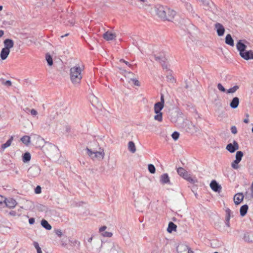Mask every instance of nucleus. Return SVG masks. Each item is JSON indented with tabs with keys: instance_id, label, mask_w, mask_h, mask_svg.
I'll list each match as a JSON object with an SVG mask.
<instances>
[{
	"instance_id": "nucleus-48",
	"label": "nucleus",
	"mask_w": 253,
	"mask_h": 253,
	"mask_svg": "<svg viewBox=\"0 0 253 253\" xmlns=\"http://www.w3.org/2000/svg\"><path fill=\"white\" fill-rule=\"evenodd\" d=\"M231 166L234 169H237L239 168L238 164H236V163H234V161L232 162Z\"/></svg>"
},
{
	"instance_id": "nucleus-6",
	"label": "nucleus",
	"mask_w": 253,
	"mask_h": 253,
	"mask_svg": "<svg viewBox=\"0 0 253 253\" xmlns=\"http://www.w3.org/2000/svg\"><path fill=\"white\" fill-rule=\"evenodd\" d=\"M177 172L180 176L182 177L189 182L191 183H194V180L190 176L187 171L181 167L177 169Z\"/></svg>"
},
{
	"instance_id": "nucleus-10",
	"label": "nucleus",
	"mask_w": 253,
	"mask_h": 253,
	"mask_svg": "<svg viewBox=\"0 0 253 253\" xmlns=\"http://www.w3.org/2000/svg\"><path fill=\"white\" fill-rule=\"evenodd\" d=\"M226 149L230 153H233L239 149V145L235 140L233 141V144L229 143L226 146Z\"/></svg>"
},
{
	"instance_id": "nucleus-22",
	"label": "nucleus",
	"mask_w": 253,
	"mask_h": 253,
	"mask_svg": "<svg viewBox=\"0 0 253 253\" xmlns=\"http://www.w3.org/2000/svg\"><path fill=\"white\" fill-rule=\"evenodd\" d=\"M177 226L172 222H170L169 223L167 231L169 233H171L172 231H176Z\"/></svg>"
},
{
	"instance_id": "nucleus-24",
	"label": "nucleus",
	"mask_w": 253,
	"mask_h": 253,
	"mask_svg": "<svg viewBox=\"0 0 253 253\" xmlns=\"http://www.w3.org/2000/svg\"><path fill=\"white\" fill-rule=\"evenodd\" d=\"M243 156V153L242 151H237L236 154V159L234 161V163L236 164H238L242 160Z\"/></svg>"
},
{
	"instance_id": "nucleus-56",
	"label": "nucleus",
	"mask_w": 253,
	"mask_h": 253,
	"mask_svg": "<svg viewBox=\"0 0 253 253\" xmlns=\"http://www.w3.org/2000/svg\"><path fill=\"white\" fill-rule=\"evenodd\" d=\"M70 130V127L69 126H66V131L67 132H69Z\"/></svg>"
},
{
	"instance_id": "nucleus-31",
	"label": "nucleus",
	"mask_w": 253,
	"mask_h": 253,
	"mask_svg": "<svg viewBox=\"0 0 253 253\" xmlns=\"http://www.w3.org/2000/svg\"><path fill=\"white\" fill-rule=\"evenodd\" d=\"M45 59L49 66H51L53 65L52 58L49 53H47L46 54Z\"/></svg>"
},
{
	"instance_id": "nucleus-33",
	"label": "nucleus",
	"mask_w": 253,
	"mask_h": 253,
	"mask_svg": "<svg viewBox=\"0 0 253 253\" xmlns=\"http://www.w3.org/2000/svg\"><path fill=\"white\" fill-rule=\"evenodd\" d=\"M225 219H230L231 214L232 213L231 211L228 208H225Z\"/></svg>"
},
{
	"instance_id": "nucleus-1",
	"label": "nucleus",
	"mask_w": 253,
	"mask_h": 253,
	"mask_svg": "<svg viewBox=\"0 0 253 253\" xmlns=\"http://www.w3.org/2000/svg\"><path fill=\"white\" fill-rule=\"evenodd\" d=\"M84 70V66L81 67L79 65L71 68L70 70V77L72 83L75 86H78L81 83L83 78L82 72Z\"/></svg>"
},
{
	"instance_id": "nucleus-14",
	"label": "nucleus",
	"mask_w": 253,
	"mask_h": 253,
	"mask_svg": "<svg viewBox=\"0 0 253 253\" xmlns=\"http://www.w3.org/2000/svg\"><path fill=\"white\" fill-rule=\"evenodd\" d=\"M160 181L161 183L162 184H170V181L168 174L164 173L162 175H161L160 178Z\"/></svg>"
},
{
	"instance_id": "nucleus-54",
	"label": "nucleus",
	"mask_w": 253,
	"mask_h": 253,
	"mask_svg": "<svg viewBox=\"0 0 253 253\" xmlns=\"http://www.w3.org/2000/svg\"><path fill=\"white\" fill-rule=\"evenodd\" d=\"M225 224L227 227H230V219H225Z\"/></svg>"
},
{
	"instance_id": "nucleus-21",
	"label": "nucleus",
	"mask_w": 253,
	"mask_h": 253,
	"mask_svg": "<svg viewBox=\"0 0 253 253\" xmlns=\"http://www.w3.org/2000/svg\"><path fill=\"white\" fill-rule=\"evenodd\" d=\"M225 43L231 46L234 45V40L230 34H227L225 37Z\"/></svg>"
},
{
	"instance_id": "nucleus-60",
	"label": "nucleus",
	"mask_w": 253,
	"mask_h": 253,
	"mask_svg": "<svg viewBox=\"0 0 253 253\" xmlns=\"http://www.w3.org/2000/svg\"><path fill=\"white\" fill-rule=\"evenodd\" d=\"M69 22L70 23V24L73 25L75 23V21L74 20H72L71 21H69Z\"/></svg>"
},
{
	"instance_id": "nucleus-64",
	"label": "nucleus",
	"mask_w": 253,
	"mask_h": 253,
	"mask_svg": "<svg viewBox=\"0 0 253 253\" xmlns=\"http://www.w3.org/2000/svg\"><path fill=\"white\" fill-rule=\"evenodd\" d=\"M2 8H3L2 6L0 5V11L2 9Z\"/></svg>"
},
{
	"instance_id": "nucleus-9",
	"label": "nucleus",
	"mask_w": 253,
	"mask_h": 253,
	"mask_svg": "<svg viewBox=\"0 0 253 253\" xmlns=\"http://www.w3.org/2000/svg\"><path fill=\"white\" fill-rule=\"evenodd\" d=\"M240 55L242 58L246 60L253 59V50H245Z\"/></svg>"
},
{
	"instance_id": "nucleus-50",
	"label": "nucleus",
	"mask_w": 253,
	"mask_h": 253,
	"mask_svg": "<svg viewBox=\"0 0 253 253\" xmlns=\"http://www.w3.org/2000/svg\"><path fill=\"white\" fill-rule=\"evenodd\" d=\"M185 5L186 6V8L187 9V10H188L189 11L192 10V7L191 4L186 3Z\"/></svg>"
},
{
	"instance_id": "nucleus-4",
	"label": "nucleus",
	"mask_w": 253,
	"mask_h": 253,
	"mask_svg": "<svg viewBox=\"0 0 253 253\" xmlns=\"http://www.w3.org/2000/svg\"><path fill=\"white\" fill-rule=\"evenodd\" d=\"M86 150L87 152V154L89 156L91 157L93 154L94 155L92 158H96L98 159H103L104 157V152L103 149L99 148V151H97L94 149H91L86 148Z\"/></svg>"
},
{
	"instance_id": "nucleus-58",
	"label": "nucleus",
	"mask_w": 253,
	"mask_h": 253,
	"mask_svg": "<svg viewBox=\"0 0 253 253\" xmlns=\"http://www.w3.org/2000/svg\"><path fill=\"white\" fill-rule=\"evenodd\" d=\"M244 122L245 123L247 124V123H248L249 122V119H248V118L245 119L244 120Z\"/></svg>"
},
{
	"instance_id": "nucleus-63",
	"label": "nucleus",
	"mask_w": 253,
	"mask_h": 253,
	"mask_svg": "<svg viewBox=\"0 0 253 253\" xmlns=\"http://www.w3.org/2000/svg\"><path fill=\"white\" fill-rule=\"evenodd\" d=\"M251 188H252V190L253 191V183L251 185Z\"/></svg>"
},
{
	"instance_id": "nucleus-30",
	"label": "nucleus",
	"mask_w": 253,
	"mask_h": 253,
	"mask_svg": "<svg viewBox=\"0 0 253 253\" xmlns=\"http://www.w3.org/2000/svg\"><path fill=\"white\" fill-rule=\"evenodd\" d=\"M189 126L190 131L191 133H195L199 131V128H198V127L194 125H193L192 124H189Z\"/></svg>"
},
{
	"instance_id": "nucleus-16",
	"label": "nucleus",
	"mask_w": 253,
	"mask_h": 253,
	"mask_svg": "<svg viewBox=\"0 0 253 253\" xmlns=\"http://www.w3.org/2000/svg\"><path fill=\"white\" fill-rule=\"evenodd\" d=\"M237 50L239 51V54L246 50L247 45L242 42V40H239L236 44Z\"/></svg>"
},
{
	"instance_id": "nucleus-34",
	"label": "nucleus",
	"mask_w": 253,
	"mask_h": 253,
	"mask_svg": "<svg viewBox=\"0 0 253 253\" xmlns=\"http://www.w3.org/2000/svg\"><path fill=\"white\" fill-rule=\"evenodd\" d=\"M148 170L151 173H154L156 171L155 166L153 164L148 165Z\"/></svg>"
},
{
	"instance_id": "nucleus-12",
	"label": "nucleus",
	"mask_w": 253,
	"mask_h": 253,
	"mask_svg": "<svg viewBox=\"0 0 253 253\" xmlns=\"http://www.w3.org/2000/svg\"><path fill=\"white\" fill-rule=\"evenodd\" d=\"M102 37L104 39L108 41L115 39L116 35L115 33H113L108 31L103 35Z\"/></svg>"
},
{
	"instance_id": "nucleus-25",
	"label": "nucleus",
	"mask_w": 253,
	"mask_h": 253,
	"mask_svg": "<svg viewBox=\"0 0 253 253\" xmlns=\"http://www.w3.org/2000/svg\"><path fill=\"white\" fill-rule=\"evenodd\" d=\"M13 140V137L11 136L10 138L3 144H2L1 146V148L2 150L5 149V148L10 146L11 144V143Z\"/></svg>"
},
{
	"instance_id": "nucleus-20",
	"label": "nucleus",
	"mask_w": 253,
	"mask_h": 253,
	"mask_svg": "<svg viewBox=\"0 0 253 253\" xmlns=\"http://www.w3.org/2000/svg\"><path fill=\"white\" fill-rule=\"evenodd\" d=\"M5 48L9 49L10 50V48L13 47L14 45V42L12 40L10 39H6L3 42Z\"/></svg>"
},
{
	"instance_id": "nucleus-11",
	"label": "nucleus",
	"mask_w": 253,
	"mask_h": 253,
	"mask_svg": "<svg viewBox=\"0 0 253 253\" xmlns=\"http://www.w3.org/2000/svg\"><path fill=\"white\" fill-rule=\"evenodd\" d=\"M214 27L216 30V32L218 36L221 37L224 35L225 32V29L221 24L219 23H216L214 25Z\"/></svg>"
},
{
	"instance_id": "nucleus-15",
	"label": "nucleus",
	"mask_w": 253,
	"mask_h": 253,
	"mask_svg": "<svg viewBox=\"0 0 253 253\" xmlns=\"http://www.w3.org/2000/svg\"><path fill=\"white\" fill-rule=\"evenodd\" d=\"M6 206L9 208H14L17 205V202L13 198H9L5 201Z\"/></svg>"
},
{
	"instance_id": "nucleus-41",
	"label": "nucleus",
	"mask_w": 253,
	"mask_h": 253,
	"mask_svg": "<svg viewBox=\"0 0 253 253\" xmlns=\"http://www.w3.org/2000/svg\"><path fill=\"white\" fill-rule=\"evenodd\" d=\"M26 109L29 111L31 113V114L33 116H36L38 114V112L34 109L30 110L29 108H27Z\"/></svg>"
},
{
	"instance_id": "nucleus-7",
	"label": "nucleus",
	"mask_w": 253,
	"mask_h": 253,
	"mask_svg": "<svg viewBox=\"0 0 253 253\" xmlns=\"http://www.w3.org/2000/svg\"><path fill=\"white\" fill-rule=\"evenodd\" d=\"M40 171L41 169L38 166L32 165L28 170V176L32 177H37L40 174Z\"/></svg>"
},
{
	"instance_id": "nucleus-32",
	"label": "nucleus",
	"mask_w": 253,
	"mask_h": 253,
	"mask_svg": "<svg viewBox=\"0 0 253 253\" xmlns=\"http://www.w3.org/2000/svg\"><path fill=\"white\" fill-rule=\"evenodd\" d=\"M239 88V86L238 85H234L233 87L230 88L229 89L227 90V93H233L235 92Z\"/></svg>"
},
{
	"instance_id": "nucleus-55",
	"label": "nucleus",
	"mask_w": 253,
	"mask_h": 253,
	"mask_svg": "<svg viewBox=\"0 0 253 253\" xmlns=\"http://www.w3.org/2000/svg\"><path fill=\"white\" fill-rule=\"evenodd\" d=\"M187 250H188V252H187V253H194V251H193L190 248L188 247H187Z\"/></svg>"
},
{
	"instance_id": "nucleus-3",
	"label": "nucleus",
	"mask_w": 253,
	"mask_h": 253,
	"mask_svg": "<svg viewBox=\"0 0 253 253\" xmlns=\"http://www.w3.org/2000/svg\"><path fill=\"white\" fill-rule=\"evenodd\" d=\"M100 252L101 253H121L122 249L117 244L110 241L101 244Z\"/></svg>"
},
{
	"instance_id": "nucleus-36",
	"label": "nucleus",
	"mask_w": 253,
	"mask_h": 253,
	"mask_svg": "<svg viewBox=\"0 0 253 253\" xmlns=\"http://www.w3.org/2000/svg\"><path fill=\"white\" fill-rule=\"evenodd\" d=\"M210 1V0H201V1L202 2L203 4L205 6V9H206L209 8Z\"/></svg>"
},
{
	"instance_id": "nucleus-27",
	"label": "nucleus",
	"mask_w": 253,
	"mask_h": 253,
	"mask_svg": "<svg viewBox=\"0 0 253 253\" xmlns=\"http://www.w3.org/2000/svg\"><path fill=\"white\" fill-rule=\"evenodd\" d=\"M128 149L130 152L134 153L136 152V147L133 141H129L128 144Z\"/></svg>"
},
{
	"instance_id": "nucleus-62",
	"label": "nucleus",
	"mask_w": 253,
	"mask_h": 253,
	"mask_svg": "<svg viewBox=\"0 0 253 253\" xmlns=\"http://www.w3.org/2000/svg\"><path fill=\"white\" fill-rule=\"evenodd\" d=\"M93 143L95 144V145H96V146H97V145H98V143H97V142H96V141H94V142H93Z\"/></svg>"
},
{
	"instance_id": "nucleus-43",
	"label": "nucleus",
	"mask_w": 253,
	"mask_h": 253,
	"mask_svg": "<svg viewBox=\"0 0 253 253\" xmlns=\"http://www.w3.org/2000/svg\"><path fill=\"white\" fill-rule=\"evenodd\" d=\"M42 192L41 187L40 186L38 185L35 189V193L36 194H40Z\"/></svg>"
},
{
	"instance_id": "nucleus-29",
	"label": "nucleus",
	"mask_w": 253,
	"mask_h": 253,
	"mask_svg": "<svg viewBox=\"0 0 253 253\" xmlns=\"http://www.w3.org/2000/svg\"><path fill=\"white\" fill-rule=\"evenodd\" d=\"M21 141L26 145H28L30 142V137L25 135L21 138Z\"/></svg>"
},
{
	"instance_id": "nucleus-13",
	"label": "nucleus",
	"mask_w": 253,
	"mask_h": 253,
	"mask_svg": "<svg viewBox=\"0 0 253 253\" xmlns=\"http://www.w3.org/2000/svg\"><path fill=\"white\" fill-rule=\"evenodd\" d=\"M210 187L214 192H219L221 190V186L214 180L211 182Z\"/></svg>"
},
{
	"instance_id": "nucleus-61",
	"label": "nucleus",
	"mask_w": 253,
	"mask_h": 253,
	"mask_svg": "<svg viewBox=\"0 0 253 253\" xmlns=\"http://www.w3.org/2000/svg\"><path fill=\"white\" fill-rule=\"evenodd\" d=\"M92 237H90V238H89L88 239V241L89 242H91V241H92Z\"/></svg>"
},
{
	"instance_id": "nucleus-46",
	"label": "nucleus",
	"mask_w": 253,
	"mask_h": 253,
	"mask_svg": "<svg viewBox=\"0 0 253 253\" xmlns=\"http://www.w3.org/2000/svg\"><path fill=\"white\" fill-rule=\"evenodd\" d=\"M55 234L59 237H61L63 235L62 232L60 229H57L55 230Z\"/></svg>"
},
{
	"instance_id": "nucleus-2",
	"label": "nucleus",
	"mask_w": 253,
	"mask_h": 253,
	"mask_svg": "<svg viewBox=\"0 0 253 253\" xmlns=\"http://www.w3.org/2000/svg\"><path fill=\"white\" fill-rule=\"evenodd\" d=\"M156 12L160 18L168 21H171L176 13L175 11L161 5L157 7Z\"/></svg>"
},
{
	"instance_id": "nucleus-5",
	"label": "nucleus",
	"mask_w": 253,
	"mask_h": 253,
	"mask_svg": "<svg viewBox=\"0 0 253 253\" xmlns=\"http://www.w3.org/2000/svg\"><path fill=\"white\" fill-rule=\"evenodd\" d=\"M164 105L161 103H156L154 105V112L156 115L154 116V119L159 122H162L163 120V115L161 111L164 108Z\"/></svg>"
},
{
	"instance_id": "nucleus-42",
	"label": "nucleus",
	"mask_w": 253,
	"mask_h": 253,
	"mask_svg": "<svg viewBox=\"0 0 253 253\" xmlns=\"http://www.w3.org/2000/svg\"><path fill=\"white\" fill-rule=\"evenodd\" d=\"M217 88H218V89L220 91H221L222 92H225L226 91V90H225V88L224 87V86L220 83L218 84H217Z\"/></svg>"
},
{
	"instance_id": "nucleus-17",
	"label": "nucleus",
	"mask_w": 253,
	"mask_h": 253,
	"mask_svg": "<svg viewBox=\"0 0 253 253\" xmlns=\"http://www.w3.org/2000/svg\"><path fill=\"white\" fill-rule=\"evenodd\" d=\"M244 196L242 193H238L236 194L234 197V201L235 205L240 204L241 202L243 200Z\"/></svg>"
},
{
	"instance_id": "nucleus-39",
	"label": "nucleus",
	"mask_w": 253,
	"mask_h": 253,
	"mask_svg": "<svg viewBox=\"0 0 253 253\" xmlns=\"http://www.w3.org/2000/svg\"><path fill=\"white\" fill-rule=\"evenodd\" d=\"M179 136V133L177 131H174L171 134L172 138L174 140H176L178 139Z\"/></svg>"
},
{
	"instance_id": "nucleus-40",
	"label": "nucleus",
	"mask_w": 253,
	"mask_h": 253,
	"mask_svg": "<svg viewBox=\"0 0 253 253\" xmlns=\"http://www.w3.org/2000/svg\"><path fill=\"white\" fill-rule=\"evenodd\" d=\"M102 235L104 237H111L112 236L113 234L111 232L104 231L103 233H102Z\"/></svg>"
},
{
	"instance_id": "nucleus-28",
	"label": "nucleus",
	"mask_w": 253,
	"mask_h": 253,
	"mask_svg": "<svg viewBox=\"0 0 253 253\" xmlns=\"http://www.w3.org/2000/svg\"><path fill=\"white\" fill-rule=\"evenodd\" d=\"M31 154L29 152L25 153L22 156V161L24 163H27L31 160Z\"/></svg>"
},
{
	"instance_id": "nucleus-59",
	"label": "nucleus",
	"mask_w": 253,
	"mask_h": 253,
	"mask_svg": "<svg viewBox=\"0 0 253 253\" xmlns=\"http://www.w3.org/2000/svg\"><path fill=\"white\" fill-rule=\"evenodd\" d=\"M4 34V32L2 30H0V37H1Z\"/></svg>"
},
{
	"instance_id": "nucleus-47",
	"label": "nucleus",
	"mask_w": 253,
	"mask_h": 253,
	"mask_svg": "<svg viewBox=\"0 0 253 253\" xmlns=\"http://www.w3.org/2000/svg\"><path fill=\"white\" fill-rule=\"evenodd\" d=\"M158 103H161L162 104H163L164 105L165 99L164 95L163 94H161V101L160 102H158Z\"/></svg>"
},
{
	"instance_id": "nucleus-23",
	"label": "nucleus",
	"mask_w": 253,
	"mask_h": 253,
	"mask_svg": "<svg viewBox=\"0 0 253 253\" xmlns=\"http://www.w3.org/2000/svg\"><path fill=\"white\" fill-rule=\"evenodd\" d=\"M248 206L247 205H243L240 209V215L242 216H244L247 213L248 210Z\"/></svg>"
},
{
	"instance_id": "nucleus-35",
	"label": "nucleus",
	"mask_w": 253,
	"mask_h": 253,
	"mask_svg": "<svg viewBox=\"0 0 253 253\" xmlns=\"http://www.w3.org/2000/svg\"><path fill=\"white\" fill-rule=\"evenodd\" d=\"M33 245L34 247L36 249L37 253H42L41 248L40 247L39 243L37 242H34Z\"/></svg>"
},
{
	"instance_id": "nucleus-51",
	"label": "nucleus",
	"mask_w": 253,
	"mask_h": 253,
	"mask_svg": "<svg viewBox=\"0 0 253 253\" xmlns=\"http://www.w3.org/2000/svg\"><path fill=\"white\" fill-rule=\"evenodd\" d=\"M132 82H133V84H134V85H137V86H139L140 85V83H139V82L136 80V79H131Z\"/></svg>"
},
{
	"instance_id": "nucleus-18",
	"label": "nucleus",
	"mask_w": 253,
	"mask_h": 253,
	"mask_svg": "<svg viewBox=\"0 0 253 253\" xmlns=\"http://www.w3.org/2000/svg\"><path fill=\"white\" fill-rule=\"evenodd\" d=\"M239 104V99L237 97H234L232 100H231L230 106L232 109H236L237 108Z\"/></svg>"
},
{
	"instance_id": "nucleus-44",
	"label": "nucleus",
	"mask_w": 253,
	"mask_h": 253,
	"mask_svg": "<svg viewBox=\"0 0 253 253\" xmlns=\"http://www.w3.org/2000/svg\"><path fill=\"white\" fill-rule=\"evenodd\" d=\"M231 132L234 134H235L237 133V129L236 127L235 126H231Z\"/></svg>"
},
{
	"instance_id": "nucleus-37",
	"label": "nucleus",
	"mask_w": 253,
	"mask_h": 253,
	"mask_svg": "<svg viewBox=\"0 0 253 253\" xmlns=\"http://www.w3.org/2000/svg\"><path fill=\"white\" fill-rule=\"evenodd\" d=\"M166 78L168 82H169L171 83H173L174 82H175V79L174 77L171 74L168 75L166 77Z\"/></svg>"
},
{
	"instance_id": "nucleus-26",
	"label": "nucleus",
	"mask_w": 253,
	"mask_h": 253,
	"mask_svg": "<svg viewBox=\"0 0 253 253\" xmlns=\"http://www.w3.org/2000/svg\"><path fill=\"white\" fill-rule=\"evenodd\" d=\"M42 226L46 229V230H50L51 229V226L48 223V222L45 219H42L41 221Z\"/></svg>"
},
{
	"instance_id": "nucleus-19",
	"label": "nucleus",
	"mask_w": 253,
	"mask_h": 253,
	"mask_svg": "<svg viewBox=\"0 0 253 253\" xmlns=\"http://www.w3.org/2000/svg\"><path fill=\"white\" fill-rule=\"evenodd\" d=\"M10 53V50L9 49H6L5 48H3L1 49L0 52V58L2 60H5L7 58L8 55Z\"/></svg>"
},
{
	"instance_id": "nucleus-52",
	"label": "nucleus",
	"mask_w": 253,
	"mask_h": 253,
	"mask_svg": "<svg viewBox=\"0 0 253 253\" xmlns=\"http://www.w3.org/2000/svg\"><path fill=\"white\" fill-rule=\"evenodd\" d=\"M107 228V227L106 226H103L99 229V232L103 233L105 231V229Z\"/></svg>"
},
{
	"instance_id": "nucleus-45",
	"label": "nucleus",
	"mask_w": 253,
	"mask_h": 253,
	"mask_svg": "<svg viewBox=\"0 0 253 253\" xmlns=\"http://www.w3.org/2000/svg\"><path fill=\"white\" fill-rule=\"evenodd\" d=\"M120 62L125 63L129 67L132 68L133 66L131 64H130L129 62H128L127 61H125V60H124L123 59L120 60Z\"/></svg>"
},
{
	"instance_id": "nucleus-49",
	"label": "nucleus",
	"mask_w": 253,
	"mask_h": 253,
	"mask_svg": "<svg viewBox=\"0 0 253 253\" xmlns=\"http://www.w3.org/2000/svg\"><path fill=\"white\" fill-rule=\"evenodd\" d=\"M3 84H4L5 85L10 86L11 85L12 83L10 81L7 80V81H5L4 83H3Z\"/></svg>"
},
{
	"instance_id": "nucleus-8",
	"label": "nucleus",
	"mask_w": 253,
	"mask_h": 253,
	"mask_svg": "<svg viewBox=\"0 0 253 253\" xmlns=\"http://www.w3.org/2000/svg\"><path fill=\"white\" fill-rule=\"evenodd\" d=\"M43 149L44 150H46V153L50 157L53 155L54 152L57 151V148L55 147V146L49 143L46 145L44 147Z\"/></svg>"
},
{
	"instance_id": "nucleus-38",
	"label": "nucleus",
	"mask_w": 253,
	"mask_h": 253,
	"mask_svg": "<svg viewBox=\"0 0 253 253\" xmlns=\"http://www.w3.org/2000/svg\"><path fill=\"white\" fill-rule=\"evenodd\" d=\"M154 58L156 61L159 62L160 63H161L162 62H164V57L161 56H157L155 55Z\"/></svg>"
},
{
	"instance_id": "nucleus-57",
	"label": "nucleus",
	"mask_w": 253,
	"mask_h": 253,
	"mask_svg": "<svg viewBox=\"0 0 253 253\" xmlns=\"http://www.w3.org/2000/svg\"><path fill=\"white\" fill-rule=\"evenodd\" d=\"M247 235H248V234H245V236H244V239H245V240L246 241H249V242H252V240L250 241L249 239H247Z\"/></svg>"
},
{
	"instance_id": "nucleus-53",
	"label": "nucleus",
	"mask_w": 253,
	"mask_h": 253,
	"mask_svg": "<svg viewBox=\"0 0 253 253\" xmlns=\"http://www.w3.org/2000/svg\"><path fill=\"white\" fill-rule=\"evenodd\" d=\"M35 222V218H30L29 219V223L30 224H33Z\"/></svg>"
}]
</instances>
